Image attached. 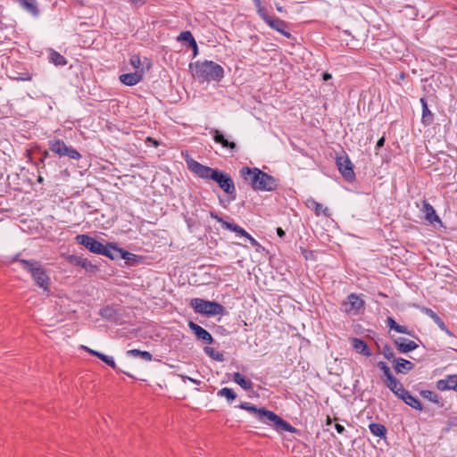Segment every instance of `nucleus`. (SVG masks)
Here are the masks:
<instances>
[{
    "label": "nucleus",
    "instance_id": "obj_13",
    "mask_svg": "<svg viewBox=\"0 0 457 457\" xmlns=\"http://www.w3.org/2000/svg\"><path fill=\"white\" fill-rule=\"evenodd\" d=\"M278 186V180L272 177L271 175L263 172V174L260 177V180L258 181V185L256 186L255 190L258 191H273Z\"/></svg>",
    "mask_w": 457,
    "mask_h": 457
},
{
    "label": "nucleus",
    "instance_id": "obj_49",
    "mask_svg": "<svg viewBox=\"0 0 457 457\" xmlns=\"http://www.w3.org/2000/svg\"><path fill=\"white\" fill-rule=\"evenodd\" d=\"M335 428L337 431V433H339V434H343L345 432V427L340 425V424H338V423L335 424Z\"/></svg>",
    "mask_w": 457,
    "mask_h": 457
},
{
    "label": "nucleus",
    "instance_id": "obj_28",
    "mask_svg": "<svg viewBox=\"0 0 457 457\" xmlns=\"http://www.w3.org/2000/svg\"><path fill=\"white\" fill-rule=\"evenodd\" d=\"M127 355L134 358H141L145 361H151L153 360V355L151 353L138 349H131L127 351Z\"/></svg>",
    "mask_w": 457,
    "mask_h": 457
},
{
    "label": "nucleus",
    "instance_id": "obj_47",
    "mask_svg": "<svg viewBox=\"0 0 457 457\" xmlns=\"http://www.w3.org/2000/svg\"><path fill=\"white\" fill-rule=\"evenodd\" d=\"M245 237L249 240L250 244L253 246H258L259 245V243L248 232H247L246 237Z\"/></svg>",
    "mask_w": 457,
    "mask_h": 457
},
{
    "label": "nucleus",
    "instance_id": "obj_19",
    "mask_svg": "<svg viewBox=\"0 0 457 457\" xmlns=\"http://www.w3.org/2000/svg\"><path fill=\"white\" fill-rule=\"evenodd\" d=\"M421 212L424 213L426 220H428L429 223L441 222L439 217L436 213L435 209L427 200L422 201Z\"/></svg>",
    "mask_w": 457,
    "mask_h": 457
},
{
    "label": "nucleus",
    "instance_id": "obj_42",
    "mask_svg": "<svg viewBox=\"0 0 457 457\" xmlns=\"http://www.w3.org/2000/svg\"><path fill=\"white\" fill-rule=\"evenodd\" d=\"M381 353L386 360H388V361L394 360L395 353L389 345H384Z\"/></svg>",
    "mask_w": 457,
    "mask_h": 457
},
{
    "label": "nucleus",
    "instance_id": "obj_40",
    "mask_svg": "<svg viewBox=\"0 0 457 457\" xmlns=\"http://www.w3.org/2000/svg\"><path fill=\"white\" fill-rule=\"evenodd\" d=\"M81 268H83L85 270L90 271V272H96L98 270V266L96 264H93L87 258H85Z\"/></svg>",
    "mask_w": 457,
    "mask_h": 457
},
{
    "label": "nucleus",
    "instance_id": "obj_33",
    "mask_svg": "<svg viewBox=\"0 0 457 457\" xmlns=\"http://www.w3.org/2000/svg\"><path fill=\"white\" fill-rule=\"evenodd\" d=\"M204 352L212 360L218 361H224V355L223 353L216 351L213 347L211 346H205L204 348Z\"/></svg>",
    "mask_w": 457,
    "mask_h": 457
},
{
    "label": "nucleus",
    "instance_id": "obj_22",
    "mask_svg": "<svg viewBox=\"0 0 457 457\" xmlns=\"http://www.w3.org/2000/svg\"><path fill=\"white\" fill-rule=\"evenodd\" d=\"M398 397L411 408L419 411L422 410V404L420 400L411 395L406 389L401 390V395Z\"/></svg>",
    "mask_w": 457,
    "mask_h": 457
},
{
    "label": "nucleus",
    "instance_id": "obj_5",
    "mask_svg": "<svg viewBox=\"0 0 457 457\" xmlns=\"http://www.w3.org/2000/svg\"><path fill=\"white\" fill-rule=\"evenodd\" d=\"M190 306L197 313L205 315H224L225 307L216 302H211L201 298H193Z\"/></svg>",
    "mask_w": 457,
    "mask_h": 457
},
{
    "label": "nucleus",
    "instance_id": "obj_2",
    "mask_svg": "<svg viewBox=\"0 0 457 457\" xmlns=\"http://www.w3.org/2000/svg\"><path fill=\"white\" fill-rule=\"evenodd\" d=\"M238 407L242 410H245L253 414H255L259 420L265 423L266 425L272 426L274 429L278 433L283 431L295 433L297 431V429L287 421L284 420L275 412L269 411L264 407L257 408L252 403L246 402L241 403Z\"/></svg>",
    "mask_w": 457,
    "mask_h": 457
},
{
    "label": "nucleus",
    "instance_id": "obj_31",
    "mask_svg": "<svg viewBox=\"0 0 457 457\" xmlns=\"http://www.w3.org/2000/svg\"><path fill=\"white\" fill-rule=\"evenodd\" d=\"M106 253H101L104 256L108 257L111 260H114L119 255L120 248L114 243H108L104 245Z\"/></svg>",
    "mask_w": 457,
    "mask_h": 457
},
{
    "label": "nucleus",
    "instance_id": "obj_38",
    "mask_svg": "<svg viewBox=\"0 0 457 457\" xmlns=\"http://www.w3.org/2000/svg\"><path fill=\"white\" fill-rule=\"evenodd\" d=\"M129 63L131 66L139 71L143 65L141 59L138 54H132L129 58Z\"/></svg>",
    "mask_w": 457,
    "mask_h": 457
},
{
    "label": "nucleus",
    "instance_id": "obj_9",
    "mask_svg": "<svg viewBox=\"0 0 457 457\" xmlns=\"http://www.w3.org/2000/svg\"><path fill=\"white\" fill-rule=\"evenodd\" d=\"M336 162L338 170L345 180L349 182L354 180L355 173L353 171V164L345 152L343 154L337 157Z\"/></svg>",
    "mask_w": 457,
    "mask_h": 457
},
{
    "label": "nucleus",
    "instance_id": "obj_44",
    "mask_svg": "<svg viewBox=\"0 0 457 457\" xmlns=\"http://www.w3.org/2000/svg\"><path fill=\"white\" fill-rule=\"evenodd\" d=\"M119 254H120V257L121 259L128 260V261L131 260L132 256H133V254L131 253L127 252V251H125L123 249H120V251H119Z\"/></svg>",
    "mask_w": 457,
    "mask_h": 457
},
{
    "label": "nucleus",
    "instance_id": "obj_10",
    "mask_svg": "<svg viewBox=\"0 0 457 457\" xmlns=\"http://www.w3.org/2000/svg\"><path fill=\"white\" fill-rule=\"evenodd\" d=\"M240 174L245 180L251 185L253 189L255 190L258 181L260 180V177L263 174V171L258 168L243 167L240 170Z\"/></svg>",
    "mask_w": 457,
    "mask_h": 457
},
{
    "label": "nucleus",
    "instance_id": "obj_6",
    "mask_svg": "<svg viewBox=\"0 0 457 457\" xmlns=\"http://www.w3.org/2000/svg\"><path fill=\"white\" fill-rule=\"evenodd\" d=\"M48 147L51 152L59 157L67 156L73 160H79L81 154L72 146L67 145L64 141L59 138H53L48 141Z\"/></svg>",
    "mask_w": 457,
    "mask_h": 457
},
{
    "label": "nucleus",
    "instance_id": "obj_17",
    "mask_svg": "<svg viewBox=\"0 0 457 457\" xmlns=\"http://www.w3.org/2000/svg\"><path fill=\"white\" fill-rule=\"evenodd\" d=\"M436 388L440 391L454 390L457 392V375H449L436 382Z\"/></svg>",
    "mask_w": 457,
    "mask_h": 457
},
{
    "label": "nucleus",
    "instance_id": "obj_30",
    "mask_svg": "<svg viewBox=\"0 0 457 457\" xmlns=\"http://www.w3.org/2000/svg\"><path fill=\"white\" fill-rule=\"evenodd\" d=\"M386 324L391 328L395 330L398 333L407 334L411 336V330L408 329L406 326L399 325L395 322V320L392 317H387Z\"/></svg>",
    "mask_w": 457,
    "mask_h": 457
},
{
    "label": "nucleus",
    "instance_id": "obj_8",
    "mask_svg": "<svg viewBox=\"0 0 457 457\" xmlns=\"http://www.w3.org/2000/svg\"><path fill=\"white\" fill-rule=\"evenodd\" d=\"M77 244L83 245L93 253H106L104 245L87 234H79L75 237Z\"/></svg>",
    "mask_w": 457,
    "mask_h": 457
},
{
    "label": "nucleus",
    "instance_id": "obj_45",
    "mask_svg": "<svg viewBox=\"0 0 457 457\" xmlns=\"http://www.w3.org/2000/svg\"><path fill=\"white\" fill-rule=\"evenodd\" d=\"M193 50V58L196 57L197 54H198V46H197V43L195 40H193V42H191V44L189 45Z\"/></svg>",
    "mask_w": 457,
    "mask_h": 457
},
{
    "label": "nucleus",
    "instance_id": "obj_34",
    "mask_svg": "<svg viewBox=\"0 0 457 457\" xmlns=\"http://www.w3.org/2000/svg\"><path fill=\"white\" fill-rule=\"evenodd\" d=\"M84 260L85 258L81 255L71 254L66 256V261L69 263L78 267H82Z\"/></svg>",
    "mask_w": 457,
    "mask_h": 457
},
{
    "label": "nucleus",
    "instance_id": "obj_32",
    "mask_svg": "<svg viewBox=\"0 0 457 457\" xmlns=\"http://www.w3.org/2000/svg\"><path fill=\"white\" fill-rule=\"evenodd\" d=\"M369 428L370 432L378 437H385L386 434V428L384 425L380 423H370L369 425Z\"/></svg>",
    "mask_w": 457,
    "mask_h": 457
},
{
    "label": "nucleus",
    "instance_id": "obj_48",
    "mask_svg": "<svg viewBox=\"0 0 457 457\" xmlns=\"http://www.w3.org/2000/svg\"><path fill=\"white\" fill-rule=\"evenodd\" d=\"M180 377L182 378L183 380L188 379L189 381L193 382L195 385H199L201 383L199 380L191 378H189L187 376H185V375H180Z\"/></svg>",
    "mask_w": 457,
    "mask_h": 457
},
{
    "label": "nucleus",
    "instance_id": "obj_26",
    "mask_svg": "<svg viewBox=\"0 0 457 457\" xmlns=\"http://www.w3.org/2000/svg\"><path fill=\"white\" fill-rule=\"evenodd\" d=\"M394 362H395V370L398 373H406V372L413 370V368H414V364L411 361L403 359V358L394 359Z\"/></svg>",
    "mask_w": 457,
    "mask_h": 457
},
{
    "label": "nucleus",
    "instance_id": "obj_25",
    "mask_svg": "<svg viewBox=\"0 0 457 457\" xmlns=\"http://www.w3.org/2000/svg\"><path fill=\"white\" fill-rule=\"evenodd\" d=\"M384 383L397 397L401 395V390H404L403 386L393 376L384 379Z\"/></svg>",
    "mask_w": 457,
    "mask_h": 457
},
{
    "label": "nucleus",
    "instance_id": "obj_14",
    "mask_svg": "<svg viewBox=\"0 0 457 457\" xmlns=\"http://www.w3.org/2000/svg\"><path fill=\"white\" fill-rule=\"evenodd\" d=\"M188 327L194 332V334L195 335V337H197L198 340H201V341L208 343V344L213 343L214 339H213L212 336L206 329H204L198 324L190 320L188 322Z\"/></svg>",
    "mask_w": 457,
    "mask_h": 457
},
{
    "label": "nucleus",
    "instance_id": "obj_36",
    "mask_svg": "<svg viewBox=\"0 0 457 457\" xmlns=\"http://www.w3.org/2000/svg\"><path fill=\"white\" fill-rule=\"evenodd\" d=\"M420 395L425 398V399H428V401L432 402V403H438V395L434 392V391H431V390H422L420 392Z\"/></svg>",
    "mask_w": 457,
    "mask_h": 457
},
{
    "label": "nucleus",
    "instance_id": "obj_50",
    "mask_svg": "<svg viewBox=\"0 0 457 457\" xmlns=\"http://www.w3.org/2000/svg\"><path fill=\"white\" fill-rule=\"evenodd\" d=\"M385 141L386 139L384 137H380L377 142L376 149H379L380 147H382L385 144Z\"/></svg>",
    "mask_w": 457,
    "mask_h": 457
},
{
    "label": "nucleus",
    "instance_id": "obj_37",
    "mask_svg": "<svg viewBox=\"0 0 457 457\" xmlns=\"http://www.w3.org/2000/svg\"><path fill=\"white\" fill-rule=\"evenodd\" d=\"M97 357L101 361L105 362L108 366L112 367V369L116 370L117 371H120V370L117 369L116 363L112 356H109V355H106V354H104L101 353V354H97Z\"/></svg>",
    "mask_w": 457,
    "mask_h": 457
},
{
    "label": "nucleus",
    "instance_id": "obj_54",
    "mask_svg": "<svg viewBox=\"0 0 457 457\" xmlns=\"http://www.w3.org/2000/svg\"><path fill=\"white\" fill-rule=\"evenodd\" d=\"M276 9H277V11H278V12H285L284 7L280 6V5H279V4H276Z\"/></svg>",
    "mask_w": 457,
    "mask_h": 457
},
{
    "label": "nucleus",
    "instance_id": "obj_51",
    "mask_svg": "<svg viewBox=\"0 0 457 457\" xmlns=\"http://www.w3.org/2000/svg\"><path fill=\"white\" fill-rule=\"evenodd\" d=\"M85 350H87L89 353H91L92 355L94 356H96L97 357V354H101L100 352H97V351H95V350H92V349H89L88 347H86L84 346L83 347Z\"/></svg>",
    "mask_w": 457,
    "mask_h": 457
},
{
    "label": "nucleus",
    "instance_id": "obj_27",
    "mask_svg": "<svg viewBox=\"0 0 457 457\" xmlns=\"http://www.w3.org/2000/svg\"><path fill=\"white\" fill-rule=\"evenodd\" d=\"M47 58H48L49 62L54 64L55 66H64L67 64L66 58L54 49L48 50Z\"/></svg>",
    "mask_w": 457,
    "mask_h": 457
},
{
    "label": "nucleus",
    "instance_id": "obj_53",
    "mask_svg": "<svg viewBox=\"0 0 457 457\" xmlns=\"http://www.w3.org/2000/svg\"><path fill=\"white\" fill-rule=\"evenodd\" d=\"M322 77H323V79L325 81L332 79V75L330 73H328V72L323 73Z\"/></svg>",
    "mask_w": 457,
    "mask_h": 457
},
{
    "label": "nucleus",
    "instance_id": "obj_29",
    "mask_svg": "<svg viewBox=\"0 0 457 457\" xmlns=\"http://www.w3.org/2000/svg\"><path fill=\"white\" fill-rule=\"evenodd\" d=\"M233 381L238 384L242 388L249 390L253 387V382L250 379H246L241 373L235 372L233 374Z\"/></svg>",
    "mask_w": 457,
    "mask_h": 457
},
{
    "label": "nucleus",
    "instance_id": "obj_15",
    "mask_svg": "<svg viewBox=\"0 0 457 457\" xmlns=\"http://www.w3.org/2000/svg\"><path fill=\"white\" fill-rule=\"evenodd\" d=\"M210 133L212 135L214 142L220 144L222 147L228 148L230 151H236L237 149V144L226 138L220 130L212 129Z\"/></svg>",
    "mask_w": 457,
    "mask_h": 457
},
{
    "label": "nucleus",
    "instance_id": "obj_24",
    "mask_svg": "<svg viewBox=\"0 0 457 457\" xmlns=\"http://www.w3.org/2000/svg\"><path fill=\"white\" fill-rule=\"evenodd\" d=\"M420 104L422 106L421 122L424 126H429L434 120L433 113L428 109L427 100L424 97L420 98Z\"/></svg>",
    "mask_w": 457,
    "mask_h": 457
},
{
    "label": "nucleus",
    "instance_id": "obj_1",
    "mask_svg": "<svg viewBox=\"0 0 457 457\" xmlns=\"http://www.w3.org/2000/svg\"><path fill=\"white\" fill-rule=\"evenodd\" d=\"M187 164L191 172L204 180H213L220 189L228 195V201H234L237 197L235 183L231 176L218 169L205 166L194 159L187 160Z\"/></svg>",
    "mask_w": 457,
    "mask_h": 457
},
{
    "label": "nucleus",
    "instance_id": "obj_20",
    "mask_svg": "<svg viewBox=\"0 0 457 457\" xmlns=\"http://www.w3.org/2000/svg\"><path fill=\"white\" fill-rule=\"evenodd\" d=\"M351 345L353 349L364 356L370 357L371 356V352L370 351L366 342L361 338L353 337L351 338Z\"/></svg>",
    "mask_w": 457,
    "mask_h": 457
},
{
    "label": "nucleus",
    "instance_id": "obj_16",
    "mask_svg": "<svg viewBox=\"0 0 457 457\" xmlns=\"http://www.w3.org/2000/svg\"><path fill=\"white\" fill-rule=\"evenodd\" d=\"M394 344L401 353H407L418 347V345L414 341L406 339L404 337H398L395 339Z\"/></svg>",
    "mask_w": 457,
    "mask_h": 457
},
{
    "label": "nucleus",
    "instance_id": "obj_7",
    "mask_svg": "<svg viewBox=\"0 0 457 457\" xmlns=\"http://www.w3.org/2000/svg\"><path fill=\"white\" fill-rule=\"evenodd\" d=\"M259 16L265 21V23H267L270 28L275 29L287 38H290L292 37L288 29V24L285 21L268 14L267 10H265Z\"/></svg>",
    "mask_w": 457,
    "mask_h": 457
},
{
    "label": "nucleus",
    "instance_id": "obj_23",
    "mask_svg": "<svg viewBox=\"0 0 457 457\" xmlns=\"http://www.w3.org/2000/svg\"><path fill=\"white\" fill-rule=\"evenodd\" d=\"M307 208L314 211L317 216L323 214L325 217L330 216V211L328 207H323L322 204L316 202L313 198H308L305 203Z\"/></svg>",
    "mask_w": 457,
    "mask_h": 457
},
{
    "label": "nucleus",
    "instance_id": "obj_11",
    "mask_svg": "<svg viewBox=\"0 0 457 457\" xmlns=\"http://www.w3.org/2000/svg\"><path fill=\"white\" fill-rule=\"evenodd\" d=\"M210 217L216 220L219 223H220L223 228L232 231L241 237H246L247 231H245L243 228H241L240 226L234 222L225 220L217 212H210Z\"/></svg>",
    "mask_w": 457,
    "mask_h": 457
},
{
    "label": "nucleus",
    "instance_id": "obj_43",
    "mask_svg": "<svg viewBox=\"0 0 457 457\" xmlns=\"http://www.w3.org/2000/svg\"><path fill=\"white\" fill-rule=\"evenodd\" d=\"M252 1L253 2L254 6L256 8V12L259 15L266 10V8L264 6H262L261 0H252Z\"/></svg>",
    "mask_w": 457,
    "mask_h": 457
},
{
    "label": "nucleus",
    "instance_id": "obj_39",
    "mask_svg": "<svg viewBox=\"0 0 457 457\" xmlns=\"http://www.w3.org/2000/svg\"><path fill=\"white\" fill-rule=\"evenodd\" d=\"M179 41H186L188 42L190 45L193 40H195V37H193L192 33L190 31H183L179 34L178 37Z\"/></svg>",
    "mask_w": 457,
    "mask_h": 457
},
{
    "label": "nucleus",
    "instance_id": "obj_21",
    "mask_svg": "<svg viewBox=\"0 0 457 457\" xmlns=\"http://www.w3.org/2000/svg\"><path fill=\"white\" fill-rule=\"evenodd\" d=\"M421 311L423 313L431 318L442 331L445 332L449 336H452V332L448 329L444 320L433 310L423 307Z\"/></svg>",
    "mask_w": 457,
    "mask_h": 457
},
{
    "label": "nucleus",
    "instance_id": "obj_41",
    "mask_svg": "<svg viewBox=\"0 0 457 457\" xmlns=\"http://www.w3.org/2000/svg\"><path fill=\"white\" fill-rule=\"evenodd\" d=\"M377 366L383 371L385 378H388L389 377L393 376L390 368L386 362L378 361Z\"/></svg>",
    "mask_w": 457,
    "mask_h": 457
},
{
    "label": "nucleus",
    "instance_id": "obj_3",
    "mask_svg": "<svg viewBox=\"0 0 457 457\" xmlns=\"http://www.w3.org/2000/svg\"><path fill=\"white\" fill-rule=\"evenodd\" d=\"M189 69L193 76L202 82L220 81L224 77V69L212 61L191 62Z\"/></svg>",
    "mask_w": 457,
    "mask_h": 457
},
{
    "label": "nucleus",
    "instance_id": "obj_52",
    "mask_svg": "<svg viewBox=\"0 0 457 457\" xmlns=\"http://www.w3.org/2000/svg\"><path fill=\"white\" fill-rule=\"evenodd\" d=\"M277 234L279 237H283L286 235L285 231L281 228H277Z\"/></svg>",
    "mask_w": 457,
    "mask_h": 457
},
{
    "label": "nucleus",
    "instance_id": "obj_18",
    "mask_svg": "<svg viewBox=\"0 0 457 457\" xmlns=\"http://www.w3.org/2000/svg\"><path fill=\"white\" fill-rule=\"evenodd\" d=\"M143 79V71H137L131 73H125L120 76V80L126 86H135Z\"/></svg>",
    "mask_w": 457,
    "mask_h": 457
},
{
    "label": "nucleus",
    "instance_id": "obj_35",
    "mask_svg": "<svg viewBox=\"0 0 457 457\" xmlns=\"http://www.w3.org/2000/svg\"><path fill=\"white\" fill-rule=\"evenodd\" d=\"M218 395L226 397L228 401H233L237 398V394L228 387H224L218 392Z\"/></svg>",
    "mask_w": 457,
    "mask_h": 457
},
{
    "label": "nucleus",
    "instance_id": "obj_4",
    "mask_svg": "<svg viewBox=\"0 0 457 457\" xmlns=\"http://www.w3.org/2000/svg\"><path fill=\"white\" fill-rule=\"evenodd\" d=\"M20 262L22 268L31 274L35 284L43 290V293L48 295L50 293L51 278L41 263L35 260H20Z\"/></svg>",
    "mask_w": 457,
    "mask_h": 457
},
{
    "label": "nucleus",
    "instance_id": "obj_46",
    "mask_svg": "<svg viewBox=\"0 0 457 457\" xmlns=\"http://www.w3.org/2000/svg\"><path fill=\"white\" fill-rule=\"evenodd\" d=\"M49 156V152L45 150L41 154V158L38 161V164H42L44 166L45 160Z\"/></svg>",
    "mask_w": 457,
    "mask_h": 457
},
{
    "label": "nucleus",
    "instance_id": "obj_12",
    "mask_svg": "<svg viewBox=\"0 0 457 457\" xmlns=\"http://www.w3.org/2000/svg\"><path fill=\"white\" fill-rule=\"evenodd\" d=\"M342 306L345 312H353L356 314L361 308H363L364 302L356 294H350L347 296V300L342 303Z\"/></svg>",
    "mask_w": 457,
    "mask_h": 457
},
{
    "label": "nucleus",
    "instance_id": "obj_55",
    "mask_svg": "<svg viewBox=\"0 0 457 457\" xmlns=\"http://www.w3.org/2000/svg\"><path fill=\"white\" fill-rule=\"evenodd\" d=\"M43 181H44V178L42 176H38L37 182L38 183H43Z\"/></svg>",
    "mask_w": 457,
    "mask_h": 457
}]
</instances>
